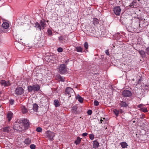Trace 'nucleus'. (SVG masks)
<instances>
[{"instance_id": "19", "label": "nucleus", "mask_w": 149, "mask_h": 149, "mask_svg": "<svg viewBox=\"0 0 149 149\" xmlns=\"http://www.w3.org/2000/svg\"><path fill=\"white\" fill-rule=\"evenodd\" d=\"M24 143L26 144L29 145L31 143V140L29 138H27L24 140Z\"/></svg>"}, {"instance_id": "18", "label": "nucleus", "mask_w": 149, "mask_h": 149, "mask_svg": "<svg viewBox=\"0 0 149 149\" xmlns=\"http://www.w3.org/2000/svg\"><path fill=\"white\" fill-rule=\"evenodd\" d=\"M120 145L123 148H127L128 146L127 143L125 142H122L120 143Z\"/></svg>"}, {"instance_id": "35", "label": "nucleus", "mask_w": 149, "mask_h": 149, "mask_svg": "<svg viewBox=\"0 0 149 149\" xmlns=\"http://www.w3.org/2000/svg\"><path fill=\"white\" fill-rule=\"evenodd\" d=\"M30 148L31 149H35L36 148V146L34 144H31L30 146Z\"/></svg>"}, {"instance_id": "20", "label": "nucleus", "mask_w": 149, "mask_h": 149, "mask_svg": "<svg viewBox=\"0 0 149 149\" xmlns=\"http://www.w3.org/2000/svg\"><path fill=\"white\" fill-rule=\"evenodd\" d=\"M93 146L94 148H98L99 146V143L96 141H93Z\"/></svg>"}, {"instance_id": "6", "label": "nucleus", "mask_w": 149, "mask_h": 149, "mask_svg": "<svg viewBox=\"0 0 149 149\" xmlns=\"http://www.w3.org/2000/svg\"><path fill=\"white\" fill-rule=\"evenodd\" d=\"M114 13L116 15H119L121 11V9L119 6L115 7L113 8Z\"/></svg>"}, {"instance_id": "31", "label": "nucleus", "mask_w": 149, "mask_h": 149, "mask_svg": "<svg viewBox=\"0 0 149 149\" xmlns=\"http://www.w3.org/2000/svg\"><path fill=\"white\" fill-rule=\"evenodd\" d=\"M113 112L114 113L116 114V116H118L119 114V111L115 109L113 111Z\"/></svg>"}, {"instance_id": "37", "label": "nucleus", "mask_w": 149, "mask_h": 149, "mask_svg": "<svg viewBox=\"0 0 149 149\" xmlns=\"http://www.w3.org/2000/svg\"><path fill=\"white\" fill-rule=\"evenodd\" d=\"M63 49L62 48L59 47L57 49V51L59 52H62L63 51Z\"/></svg>"}, {"instance_id": "39", "label": "nucleus", "mask_w": 149, "mask_h": 149, "mask_svg": "<svg viewBox=\"0 0 149 149\" xmlns=\"http://www.w3.org/2000/svg\"><path fill=\"white\" fill-rule=\"evenodd\" d=\"M136 3V2L135 1H134L132 2V3L131 4L130 6L132 7L133 6L134 7V6L133 5H134L135 3Z\"/></svg>"}, {"instance_id": "15", "label": "nucleus", "mask_w": 149, "mask_h": 149, "mask_svg": "<svg viewBox=\"0 0 149 149\" xmlns=\"http://www.w3.org/2000/svg\"><path fill=\"white\" fill-rule=\"evenodd\" d=\"M76 99L80 103H82L83 102V98L81 97L79 95H78L76 97Z\"/></svg>"}, {"instance_id": "8", "label": "nucleus", "mask_w": 149, "mask_h": 149, "mask_svg": "<svg viewBox=\"0 0 149 149\" xmlns=\"http://www.w3.org/2000/svg\"><path fill=\"white\" fill-rule=\"evenodd\" d=\"M65 92L66 93L68 94V95H71L72 94H73L74 91L70 87H68L66 88Z\"/></svg>"}, {"instance_id": "32", "label": "nucleus", "mask_w": 149, "mask_h": 149, "mask_svg": "<svg viewBox=\"0 0 149 149\" xmlns=\"http://www.w3.org/2000/svg\"><path fill=\"white\" fill-rule=\"evenodd\" d=\"M36 130L38 132H40L42 131V130L41 127H38L36 129Z\"/></svg>"}, {"instance_id": "26", "label": "nucleus", "mask_w": 149, "mask_h": 149, "mask_svg": "<svg viewBox=\"0 0 149 149\" xmlns=\"http://www.w3.org/2000/svg\"><path fill=\"white\" fill-rule=\"evenodd\" d=\"M57 78L61 81H65L64 77H63L61 76L60 75H58Z\"/></svg>"}, {"instance_id": "23", "label": "nucleus", "mask_w": 149, "mask_h": 149, "mask_svg": "<svg viewBox=\"0 0 149 149\" xmlns=\"http://www.w3.org/2000/svg\"><path fill=\"white\" fill-rule=\"evenodd\" d=\"M35 27L38 28L41 31V27L40 24H39L38 22H36L35 24Z\"/></svg>"}, {"instance_id": "13", "label": "nucleus", "mask_w": 149, "mask_h": 149, "mask_svg": "<svg viewBox=\"0 0 149 149\" xmlns=\"http://www.w3.org/2000/svg\"><path fill=\"white\" fill-rule=\"evenodd\" d=\"M38 106L37 104H34L33 105V110L34 111L37 112L38 110Z\"/></svg>"}, {"instance_id": "2", "label": "nucleus", "mask_w": 149, "mask_h": 149, "mask_svg": "<svg viewBox=\"0 0 149 149\" xmlns=\"http://www.w3.org/2000/svg\"><path fill=\"white\" fill-rule=\"evenodd\" d=\"M40 89V87L38 84H35L33 86H28V89L29 92H36L39 91Z\"/></svg>"}, {"instance_id": "33", "label": "nucleus", "mask_w": 149, "mask_h": 149, "mask_svg": "<svg viewBox=\"0 0 149 149\" xmlns=\"http://www.w3.org/2000/svg\"><path fill=\"white\" fill-rule=\"evenodd\" d=\"M94 104L95 106H97L99 104V103L98 101L95 100L94 101Z\"/></svg>"}, {"instance_id": "46", "label": "nucleus", "mask_w": 149, "mask_h": 149, "mask_svg": "<svg viewBox=\"0 0 149 149\" xmlns=\"http://www.w3.org/2000/svg\"><path fill=\"white\" fill-rule=\"evenodd\" d=\"M142 80V79H141V78H140V79H139V80L138 81H141Z\"/></svg>"}, {"instance_id": "17", "label": "nucleus", "mask_w": 149, "mask_h": 149, "mask_svg": "<svg viewBox=\"0 0 149 149\" xmlns=\"http://www.w3.org/2000/svg\"><path fill=\"white\" fill-rule=\"evenodd\" d=\"M81 138H80L79 136H78L77 138V140H75L74 142L76 145H78L80 143L81 141Z\"/></svg>"}, {"instance_id": "16", "label": "nucleus", "mask_w": 149, "mask_h": 149, "mask_svg": "<svg viewBox=\"0 0 149 149\" xmlns=\"http://www.w3.org/2000/svg\"><path fill=\"white\" fill-rule=\"evenodd\" d=\"M22 112L23 113H26L27 111V109L26 107L24 106H22L21 107Z\"/></svg>"}, {"instance_id": "24", "label": "nucleus", "mask_w": 149, "mask_h": 149, "mask_svg": "<svg viewBox=\"0 0 149 149\" xmlns=\"http://www.w3.org/2000/svg\"><path fill=\"white\" fill-rule=\"evenodd\" d=\"M54 104L55 105V107H58L60 105V104L59 101L57 100H54Z\"/></svg>"}, {"instance_id": "1", "label": "nucleus", "mask_w": 149, "mask_h": 149, "mask_svg": "<svg viewBox=\"0 0 149 149\" xmlns=\"http://www.w3.org/2000/svg\"><path fill=\"white\" fill-rule=\"evenodd\" d=\"M19 124L23 125H22V127L20 126L18 127L16 125H15L13 127V129L16 130H20L22 129V127H23L24 129H28L29 125V121L26 119L22 120L21 122H20Z\"/></svg>"}, {"instance_id": "42", "label": "nucleus", "mask_w": 149, "mask_h": 149, "mask_svg": "<svg viewBox=\"0 0 149 149\" xmlns=\"http://www.w3.org/2000/svg\"><path fill=\"white\" fill-rule=\"evenodd\" d=\"M14 100H11L10 101V104L11 105H13L14 103Z\"/></svg>"}, {"instance_id": "48", "label": "nucleus", "mask_w": 149, "mask_h": 149, "mask_svg": "<svg viewBox=\"0 0 149 149\" xmlns=\"http://www.w3.org/2000/svg\"><path fill=\"white\" fill-rule=\"evenodd\" d=\"M1 92L0 91V95L1 94Z\"/></svg>"}, {"instance_id": "47", "label": "nucleus", "mask_w": 149, "mask_h": 149, "mask_svg": "<svg viewBox=\"0 0 149 149\" xmlns=\"http://www.w3.org/2000/svg\"><path fill=\"white\" fill-rule=\"evenodd\" d=\"M49 57V58H50V57H51V56H50V57Z\"/></svg>"}, {"instance_id": "12", "label": "nucleus", "mask_w": 149, "mask_h": 149, "mask_svg": "<svg viewBox=\"0 0 149 149\" xmlns=\"http://www.w3.org/2000/svg\"><path fill=\"white\" fill-rule=\"evenodd\" d=\"M138 51L139 52L140 54L143 58L145 57L146 56L145 52L144 51H143V50H138Z\"/></svg>"}, {"instance_id": "5", "label": "nucleus", "mask_w": 149, "mask_h": 149, "mask_svg": "<svg viewBox=\"0 0 149 149\" xmlns=\"http://www.w3.org/2000/svg\"><path fill=\"white\" fill-rule=\"evenodd\" d=\"M45 134L46 136L51 140L53 139V138L55 136L54 133L50 131H47Z\"/></svg>"}, {"instance_id": "9", "label": "nucleus", "mask_w": 149, "mask_h": 149, "mask_svg": "<svg viewBox=\"0 0 149 149\" xmlns=\"http://www.w3.org/2000/svg\"><path fill=\"white\" fill-rule=\"evenodd\" d=\"M0 83L2 86H6L10 85V83L9 81H5L4 80L1 81Z\"/></svg>"}, {"instance_id": "45", "label": "nucleus", "mask_w": 149, "mask_h": 149, "mask_svg": "<svg viewBox=\"0 0 149 149\" xmlns=\"http://www.w3.org/2000/svg\"><path fill=\"white\" fill-rule=\"evenodd\" d=\"M143 104H140L138 106V107L140 108V109H141V108H143L142 107L143 106Z\"/></svg>"}, {"instance_id": "30", "label": "nucleus", "mask_w": 149, "mask_h": 149, "mask_svg": "<svg viewBox=\"0 0 149 149\" xmlns=\"http://www.w3.org/2000/svg\"><path fill=\"white\" fill-rule=\"evenodd\" d=\"M140 110L144 112H146L148 111L147 108H141Z\"/></svg>"}, {"instance_id": "25", "label": "nucleus", "mask_w": 149, "mask_h": 149, "mask_svg": "<svg viewBox=\"0 0 149 149\" xmlns=\"http://www.w3.org/2000/svg\"><path fill=\"white\" fill-rule=\"evenodd\" d=\"M77 51L78 52H82L83 49L81 47H76Z\"/></svg>"}, {"instance_id": "28", "label": "nucleus", "mask_w": 149, "mask_h": 149, "mask_svg": "<svg viewBox=\"0 0 149 149\" xmlns=\"http://www.w3.org/2000/svg\"><path fill=\"white\" fill-rule=\"evenodd\" d=\"M120 104L121 107H126L128 106L127 104L125 103V102H121Z\"/></svg>"}, {"instance_id": "44", "label": "nucleus", "mask_w": 149, "mask_h": 149, "mask_svg": "<svg viewBox=\"0 0 149 149\" xmlns=\"http://www.w3.org/2000/svg\"><path fill=\"white\" fill-rule=\"evenodd\" d=\"M58 39L60 41H62L63 39V37L61 36L59 37Z\"/></svg>"}, {"instance_id": "29", "label": "nucleus", "mask_w": 149, "mask_h": 149, "mask_svg": "<svg viewBox=\"0 0 149 149\" xmlns=\"http://www.w3.org/2000/svg\"><path fill=\"white\" fill-rule=\"evenodd\" d=\"M84 46L86 49H88V45L87 42H85Z\"/></svg>"}, {"instance_id": "3", "label": "nucleus", "mask_w": 149, "mask_h": 149, "mask_svg": "<svg viewBox=\"0 0 149 149\" xmlns=\"http://www.w3.org/2000/svg\"><path fill=\"white\" fill-rule=\"evenodd\" d=\"M67 71V68L65 64H61L59 68V72L61 74H65Z\"/></svg>"}, {"instance_id": "40", "label": "nucleus", "mask_w": 149, "mask_h": 149, "mask_svg": "<svg viewBox=\"0 0 149 149\" xmlns=\"http://www.w3.org/2000/svg\"><path fill=\"white\" fill-rule=\"evenodd\" d=\"M146 52L148 55H149V47L146 49Z\"/></svg>"}, {"instance_id": "43", "label": "nucleus", "mask_w": 149, "mask_h": 149, "mask_svg": "<svg viewBox=\"0 0 149 149\" xmlns=\"http://www.w3.org/2000/svg\"><path fill=\"white\" fill-rule=\"evenodd\" d=\"M88 134L87 133H84L82 134V136H86L88 135Z\"/></svg>"}, {"instance_id": "34", "label": "nucleus", "mask_w": 149, "mask_h": 149, "mask_svg": "<svg viewBox=\"0 0 149 149\" xmlns=\"http://www.w3.org/2000/svg\"><path fill=\"white\" fill-rule=\"evenodd\" d=\"M48 35H51L52 34V31L49 29H48L47 31Z\"/></svg>"}, {"instance_id": "41", "label": "nucleus", "mask_w": 149, "mask_h": 149, "mask_svg": "<svg viewBox=\"0 0 149 149\" xmlns=\"http://www.w3.org/2000/svg\"><path fill=\"white\" fill-rule=\"evenodd\" d=\"M105 52L107 55L109 56V55L108 49H107L105 50Z\"/></svg>"}, {"instance_id": "21", "label": "nucleus", "mask_w": 149, "mask_h": 149, "mask_svg": "<svg viewBox=\"0 0 149 149\" xmlns=\"http://www.w3.org/2000/svg\"><path fill=\"white\" fill-rule=\"evenodd\" d=\"M3 129V132H8L10 130V127H4Z\"/></svg>"}, {"instance_id": "38", "label": "nucleus", "mask_w": 149, "mask_h": 149, "mask_svg": "<svg viewBox=\"0 0 149 149\" xmlns=\"http://www.w3.org/2000/svg\"><path fill=\"white\" fill-rule=\"evenodd\" d=\"M87 113L89 115H91L92 114V111L91 110H89L87 111Z\"/></svg>"}, {"instance_id": "14", "label": "nucleus", "mask_w": 149, "mask_h": 149, "mask_svg": "<svg viewBox=\"0 0 149 149\" xmlns=\"http://www.w3.org/2000/svg\"><path fill=\"white\" fill-rule=\"evenodd\" d=\"M90 30H89V31L90 32V33L88 32V33H89L90 34H91V33H93V34H95V35H97V36H99L98 35V31H96L94 30L92 31L91 28L90 29Z\"/></svg>"}, {"instance_id": "7", "label": "nucleus", "mask_w": 149, "mask_h": 149, "mask_svg": "<svg viewBox=\"0 0 149 149\" xmlns=\"http://www.w3.org/2000/svg\"><path fill=\"white\" fill-rule=\"evenodd\" d=\"M122 95L125 97H130L132 95V93L130 91L125 90L122 92Z\"/></svg>"}, {"instance_id": "11", "label": "nucleus", "mask_w": 149, "mask_h": 149, "mask_svg": "<svg viewBox=\"0 0 149 149\" xmlns=\"http://www.w3.org/2000/svg\"><path fill=\"white\" fill-rule=\"evenodd\" d=\"M13 115V113L11 112H9L8 113L7 116V118L9 121H10L11 120L12 118Z\"/></svg>"}, {"instance_id": "27", "label": "nucleus", "mask_w": 149, "mask_h": 149, "mask_svg": "<svg viewBox=\"0 0 149 149\" xmlns=\"http://www.w3.org/2000/svg\"><path fill=\"white\" fill-rule=\"evenodd\" d=\"M93 21L94 25L97 24L99 22V21L98 19L96 18H94Z\"/></svg>"}, {"instance_id": "10", "label": "nucleus", "mask_w": 149, "mask_h": 149, "mask_svg": "<svg viewBox=\"0 0 149 149\" xmlns=\"http://www.w3.org/2000/svg\"><path fill=\"white\" fill-rule=\"evenodd\" d=\"M2 26L4 29H7L9 26V24L6 22H3L2 25Z\"/></svg>"}, {"instance_id": "22", "label": "nucleus", "mask_w": 149, "mask_h": 149, "mask_svg": "<svg viewBox=\"0 0 149 149\" xmlns=\"http://www.w3.org/2000/svg\"><path fill=\"white\" fill-rule=\"evenodd\" d=\"M45 21H42L41 20L40 21V25L41 28H42L43 29H44L45 27Z\"/></svg>"}, {"instance_id": "36", "label": "nucleus", "mask_w": 149, "mask_h": 149, "mask_svg": "<svg viewBox=\"0 0 149 149\" xmlns=\"http://www.w3.org/2000/svg\"><path fill=\"white\" fill-rule=\"evenodd\" d=\"M89 138L90 139L93 140L94 138V135L93 134H90Z\"/></svg>"}, {"instance_id": "4", "label": "nucleus", "mask_w": 149, "mask_h": 149, "mask_svg": "<svg viewBox=\"0 0 149 149\" xmlns=\"http://www.w3.org/2000/svg\"><path fill=\"white\" fill-rule=\"evenodd\" d=\"M15 92L16 95H20L23 93L24 90L22 87H18L15 90Z\"/></svg>"}]
</instances>
